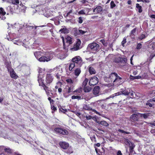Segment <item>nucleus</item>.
Masks as SVG:
<instances>
[{
    "label": "nucleus",
    "instance_id": "57",
    "mask_svg": "<svg viewBox=\"0 0 155 155\" xmlns=\"http://www.w3.org/2000/svg\"><path fill=\"white\" fill-rule=\"evenodd\" d=\"M148 124L155 126V121L152 122L148 123Z\"/></svg>",
    "mask_w": 155,
    "mask_h": 155
},
{
    "label": "nucleus",
    "instance_id": "18",
    "mask_svg": "<svg viewBox=\"0 0 155 155\" xmlns=\"http://www.w3.org/2000/svg\"><path fill=\"white\" fill-rule=\"evenodd\" d=\"M81 43V41L79 39H78L76 45L74 46V47L72 48V49L74 51L78 50L79 48V46L80 45Z\"/></svg>",
    "mask_w": 155,
    "mask_h": 155
},
{
    "label": "nucleus",
    "instance_id": "7",
    "mask_svg": "<svg viewBox=\"0 0 155 155\" xmlns=\"http://www.w3.org/2000/svg\"><path fill=\"white\" fill-rule=\"evenodd\" d=\"M99 45L95 42H93L89 44L87 48L90 49L93 52L98 51L99 48Z\"/></svg>",
    "mask_w": 155,
    "mask_h": 155
},
{
    "label": "nucleus",
    "instance_id": "47",
    "mask_svg": "<svg viewBox=\"0 0 155 155\" xmlns=\"http://www.w3.org/2000/svg\"><path fill=\"white\" fill-rule=\"evenodd\" d=\"M4 150L5 151L8 152V153H10L11 152V150L9 148H5L4 147Z\"/></svg>",
    "mask_w": 155,
    "mask_h": 155
},
{
    "label": "nucleus",
    "instance_id": "8",
    "mask_svg": "<svg viewBox=\"0 0 155 155\" xmlns=\"http://www.w3.org/2000/svg\"><path fill=\"white\" fill-rule=\"evenodd\" d=\"M72 61L79 66H81L83 63L82 60L79 56H76L73 58L72 59Z\"/></svg>",
    "mask_w": 155,
    "mask_h": 155
},
{
    "label": "nucleus",
    "instance_id": "22",
    "mask_svg": "<svg viewBox=\"0 0 155 155\" xmlns=\"http://www.w3.org/2000/svg\"><path fill=\"white\" fill-rule=\"evenodd\" d=\"M67 82L69 84H74L77 81V79L74 77L73 80L71 78H68L66 80Z\"/></svg>",
    "mask_w": 155,
    "mask_h": 155
},
{
    "label": "nucleus",
    "instance_id": "35",
    "mask_svg": "<svg viewBox=\"0 0 155 155\" xmlns=\"http://www.w3.org/2000/svg\"><path fill=\"white\" fill-rule=\"evenodd\" d=\"M84 87V91L85 92H90L91 89V88L89 86H86Z\"/></svg>",
    "mask_w": 155,
    "mask_h": 155
},
{
    "label": "nucleus",
    "instance_id": "34",
    "mask_svg": "<svg viewBox=\"0 0 155 155\" xmlns=\"http://www.w3.org/2000/svg\"><path fill=\"white\" fill-rule=\"evenodd\" d=\"M136 28H134L131 31L130 35L132 38H134V35L136 33Z\"/></svg>",
    "mask_w": 155,
    "mask_h": 155
},
{
    "label": "nucleus",
    "instance_id": "14",
    "mask_svg": "<svg viewBox=\"0 0 155 155\" xmlns=\"http://www.w3.org/2000/svg\"><path fill=\"white\" fill-rule=\"evenodd\" d=\"M147 50L150 52H152L155 50V43L150 42L148 46Z\"/></svg>",
    "mask_w": 155,
    "mask_h": 155
},
{
    "label": "nucleus",
    "instance_id": "58",
    "mask_svg": "<svg viewBox=\"0 0 155 155\" xmlns=\"http://www.w3.org/2000/svg\"><path fill=\"white\" fill-rule=\"evenodd\" d=\"M72 12V9H71L70 11H69L68 13H67L66 16H68L69 15L71 14Z\"/></svg>",
    "mask_w": 155,
    "mask_h": 155
},
{
    "label": "nucleus",
    "instance_id": "21",
    "mask_svg": "<svg viewBox=\"0 0 155 155\" xmlns=\"http://www.w3.org/2000/svg\"><path fill=\"white\" fill-rule=\"evenodd\" d=\"M73 39L70 36H66L65 39V41L66 43L69 45L72 43Z\"/></svg>",
    "mask_w": 155,
    "mask_h": 155
},
{
    "label": "nucleus",
    "instance_id": "20",
    "mask_svg": "<svg viewBox=\"0 0 155 155\" xmlns=\"http://www.w3.org/2000/svg\"><path fill=\"white\" fill-rule=\"evenodd\" d=\"M75 66V63L72 61L70 62L69 64H67L66 65V67L68 68L70 71H72Z\"/></svg>",
    "mask_w": 155,
    "mask_h": 155
},
{
    "label": "nucleus",
    "instance_id": "15",
    "mask_svg": "<svg viewBox=\"0 0 155 155\" xmlns=\"http://www.w3.org/2000/svg\"><path fill=\"white\" fill-rule=\"evenodd\" d=\"M6 14V12L2 8H0V19L2 20H4L6 19L5 15Z\"/></svg>",
    "mask_w": 155,
    "mask_h": 155
},
{
    "label": "nucleus",
    "instance_id": "49",
    "mask_svg": "<svg viewBox=\"0 0 155 155\" xmlns=\"http://www.w3.org/2000/svg\"><path fill=\"white\" fill-rule=\"evenodd\" d=\"M101 42L102 44L104 46H106L107 44L105 42V41L104 39L101 40L100 41Z\"/></svg>",
    "mask_w": 155,
    "mask_h": 155
},
{
    "label": "nucleus",
    "instance_id": "40",
    "mask_svg": "<svg viewBox=\"0 0 155 155\" xmlns=\"http://www.w3.org/2000/svg\"><path fill=\"white\" fill-rule=\"evenodd\" d=\"M71 98L72 99H81V97L79 95H73L71 97Z\"/></svg>",
    "mask_w": 155,
    "mask_h": 155
},
{
    "label": "nucleus",
    "instance_id": "32",
    "mask_svg": "<svg viewBox=\"0 0 155 155\" xmlns=\"http://www.w3.org/2000/svg\"><path fill=\"white\" fill-rule=\"evenodd\" d=\"M82 89L81 88H79L76 91H74V94H75L80 95L82 92Z\"/></svg>",
    "mask_w": 155,
    "mask_h": 155
},
{
    "label": "nucleus",
    "instance_id": "41",
    "mask_svg": "<svg viewBox=\"0 0 155 155\" xmlns=\"http://www.w3.org/2000/svg\"><path fill=\"white\" fill-rule=\"evenodd\" d=\"M142 79H147L148 78V76L147 74L146 73H144L142 75Z\"/></svg>",
    "mask_w": 155,
    "mask_h": 155
},
{
    "label": "nucleus",
    "instance_id": "64",
    "mask_svg": "<svg viewBox=\"0 0 155 155\" xmlns=\"http://www.w3.org/2000/svg\"><path fill=\"white\" fill-rule=\"evenodd\" d=\"M150 132H151V133L152 134L155 133V129H152L151 130Z\"/></svg>",
    "mask_w": 155,
    "mask_h": 155
},
{
    "label": "nucleus",
    "instance_id": "36",
    "mask_svg": "<svg viewBox=\"0 0 155 155\" xmlns=\"http://www.w3.org/2000/svg\"><path fill=\"white\" fill-rule=\"evenodd\" d=\"M59 31L61 32V33H67L68 32V30L66 28H65L61 29L59 30Z\"/></svg>",
    "mask_w": 155,
    "mask_h": 155
},
{
    "label": "nucleus",
    "instance_id": "27",
    "mask_svg": "<svg viewBox=\"0 0 155 155\" xmlns=\"http://www.w3.org/2000/svg\"><path fill=\"white\" fill-rule=\"evenodd\" d=\"M81 72V71L80 68H77L74 71V75L75 76V77H74V78L77 79V77L79 75Z\"/></svg>",
    "mask_w": 155,
    "mask_h": 155
},
{
    "label": "nucleus",
    "instance_id": "56",
    "mask_svg": "<svg viewBox=\"0 0 155 155\" xmlns=\"http://www.w3.org/2000/svg\"><path fill=\"white\" fill-rule=\"evenodd\" d=\"M135 79H138L141 78L142 79V77L140 75H138L137 76H135Z\"/></svg>",
    "mask_w": 155,
    "mask_h": 155
},
{
    "label": "nucleus",
    "instance_id": "30",
    "mask_svg": "<svg viewBox=\"0 0 155 155\" xmlns=\"http://www.w3.org/2000/svg\"><path fill=\"white\" fill-rule=\"evenodd\" d=\"M88 69L90 74H95L96 73V71L95 69L92 67L89 66Z\"/></svg>",
    "mask_w": 155,
    "mask_h": 155
},
{
    "label": "nucleus",
    "instance_id": "28",
    "mask_svg": "<svg viewBox=\"0 0 155 155\" xmlns=\"http://www.w3.org/2000/svg\"><path fill=\"white\" fill-rule=\"evenodd\" d=\"M20 25L18 23H16L14 25H12V30H14L15 28H17L16 31H18V29L20 28Z\"/></svg>",
    "mask_w": 155,
    "mask_h": 155
},
{
    "label": "nucleus",
    "instance_id": "39",
    "mask_svg": "<svg viewBox=\"0 0 155 155\" xmlns=\"http://www.w3.org/2000/svg\"><path fill=\"white\" fill-rule=\"evenodd\" d=\"M88 82V80L86 78L84 80L82 84V87H85L86 86V85L87 84V82Z\"/></svg>",
    "mask_w": 155,
    "mask_h": 155
},
{
    "label": "nucleus",
    "instance_id": "50",
    "mask_svg": "<svg viewBox=\"0 0 155 155\" xmlns=\"http://www.w3.org/2000/svg\"><path fill=\"white\" fill-rule=\"evenodd\" d=\"M142 48V45L140 43H138L137 46L136 48L137 49H140Z\"/></svg>",
    "mask_w": 155,
    "mask_h": 155
},
{
    "label": "nucleus",
    "instance_id": "42",
    "mask_svg": "<svg viewBox=\"0 0 155 155\" xmlns=\"http://www.w3.org/2000/svg\"><path fill=\"white\" fill-rule=\"evenodd\" d=\"M59 112L66 114V113L67 112V110L66 109H64L62 108H60L59 109Z\"/></svg>",
    "mask_w": 155,
    "mask_h": 155
},
{
    "label": "nucleus",
    "instance_id": "24",
    "mask_svg": "<svg viewBox=\"0 0 155 155\" xmlns=\"http://www.w3.org/2000/svg\"><path fill=\"white\" fill-rule=\"evenodd\" d=\"M102 10V8L101 6H97L94 9L93 12L95 14H97L101 12Z\"/></svg>",
    "mask_w": 155,
    "mask_h": 155
},
{
    "label": "nucleus",
    "instance_id": "53",
    "mask_svg": "<svg viewBox=\"0 0 155 155\" xmlns=\"http://www.w3.org/2000/svg\"><path fill=\"white\" fill-rule=\"evenodd\" d=\"M51 107L52 110H53L54 111H55L56 110V108L55 107H54V105H51Z\"/></svg>",
    "mask_w": 155,
    "mask_h": 155
},
{
    "label": "nucleus",
    "instance_id": "17",
    "mask_svg": "<svg viewBox=\"0 0 155 155\" xmlns=\"http://www.w3.org/2000/svg\"><path fill=\"white\" fill-rule=\"evenodd\" d=\"M8 71L10 73V76L12 78L15 79L17 78L18 76L16 75L13 69H11V70Z\"/></svg>",
    "mask_w": 155,
    "mask_h": 155
},
{
    "label": "nucleus",
    "instance_id": "37",
    "mask_svg": "<svg viewBox=\"0 0 155 155\" xmlns=\"http://www.w3.org/2000/svg\"><path fill=\"white\" fill-rule=\"evenodd\" d=\"M100 124L103 126L107 127L108 126V124L105 121H102L100 122Z\"/></svg>",
    "mask_w": 155,
    "mask_h": 155
},
{
    "label": "nucleus",
    "instance_id": "62",
    "mask_svg": "<svg viewBox=\"0 0 155 155\" xmlns=\"http://www.w3.org/2000/svg\"><path fill=\"white\" fill-rule=\"evenodd\" d=\"M130 79L134 80L135 79V76H133L131 75L130 76Z\"/></svg>",
    "mask_w": 155,
    "mask_h": 155
},
{
    "label": "nucleus",
    "instance_id": "11",
    "mask_svg": "<svg viewBox=\"0 0 155 155\" xmlns=\"http://www.w3.org/2000/svg\"><path fill=\"white\" fill-rule=\"evenodd\" d=\"M54 71H55L56 72V77L57 78L59 79L61 76V74L62 71V68L61 66H59L54 68Z\"/></svg>",
    "mask_w": 155,
    "mask_h": 155
},
{
    "label": "nucleus",
    "instance_id": "5",
    "mask_svg": "<svg viewBox=\"0 0 155 155\" xmlns=\"http://www.w3.org/2000/svg\"><path fill=\"white\" fill-rule=\"evenodd\" d=\"M26 9V7L22 3L20 5L18 6V8H16L15 10L13 9L12 8H11V6H8L7 7L6 9L9 12H14V11H15L16 12H25Z\"/></svg>",
    "mask_w": 155,
    "mask_h": 155
},
{
    "label": "nucleus",
    "instance_id": "13",
    "mask_svg": "<svg viewBox=\"0 0 155 155\" xmlns=\"http://www.w3.org/2000/svg\"><path fill=\"white\" fill-rule=\"evenodd\" d=\"M53 79V77L51 74H47L45 79L46 84L47 85L51 83L52 82Z\"/></svg>",
    "mask_w": 155,
    "mask_h": 155
},
{
    "label": "nucleus",
    "instance_id": "38",
    "mask_svg": "<svg viewBox=\"0 0 155 155\" xmlns=\"http://www.w3.org/2000/svg\"><path fill=\"white\" fill-rule=\"evenodd\" d=\"M136 7L138 9V12L139 13H141L142 12V7L139 5L138 4H136Z\"/></svg>",
    "mask_w": 155,
    "mask_h": 155
},
{
    "label": "nucleus",
    "instance_id": "61",
    "mask_svg": "<svg viewBox=\"0 0 155 155\" xmlns=\"http://www.w3.org/2000/svg\"><path fill=\"white\" fill-rule=\"evenodd\" d=\"M146 105L147 106H149V107H152V104L150 103H147L146 104Z\"/></svg>",
    "mask_w": 155,
    "mask_h": 155
},
{
    "label": "nucleus",
    "instance_id": "33",
    "mask_svg": "<svg viewBox=\"0 0 155 155\" xmlns=\"http://www.w3.org/2000/svg\"><path fill=\"white\" fill-rule=\"evenodd\" d=\"M34 54L35 58L38 61V59L40 58L41 52L40 51H37L34 52Z\"/></svg>",
    "mask_w": 155,
    "mask_h": 155
},
{
    "label": "nucleus",
    "instance_id": "26",
    "mask_svg": "<svg viewBox=\"0 0 155 155\" xmlns=\"http://www.w3.org/2000/svg\"><path fill=\"white\" fill-rule=\"evenodd\" d=\"M99 89L100 88L98 86L95 87L93 90V94L96 96L99 93Z\"/></svg>",
    "mask_w": 155,
    "mask_h": 155
},
{
    "label": "nucleus",
    "instance_id": "59",
    "mask_svg": "<svg viewBox=\"0 0 155 155\" xmlns=\"http://www.w3.org/2000/svg\"><path fill=\"white\" fill-rule=\"evenodd\" d=\"M135 95V94L134 93H133V92L131 93L130 94V96H131L130 97H131V98L134 97H134Z\"/></svg>",
    "mask_w": 155,
    "mask_h": 155
},
{
    "label": "nucleus",
    "instance_id": "52",
    "mask_svg": "<svg viewBox=\"0 0 155 155\" xmlns=\"http://www.w3.org/2000/svg\"><path fill=\"white\" fill-rule=\"evenodd\" d=\"M78 23L80 24H81L82 23L83 20L82 19V18L81 17H79L78 18Z\"/></svg>",
    "mask_w": 155,
    "mask_h": 155
},
{
    "label": "nucleus",
    "instance_id": "43",
    "mask_svg": "<svg viewBox=\"0 0 155 155\" xmlns=\"http://www.w3.org/2000/svg\"><path fill=\"white\" fill-rule=\"evenodd\" d=\"M78 14L79 15H87V14H86L85 10H83L79 11L78 12Z\"/></svg>",
    "mask_w": 155,
    "mask_h": 155
},
{
    "label": "nucleus",
    "instance_id": "46",
    "mask_svg": "<svg viewBox=\"0 0 155 155\" xmlns=\"http://www.w3.org/2000/svg\"><path fill=\"white\" fill-rule=\"evenodd\" d=\"M66 152L68 153H73L72 150L71 149V148L69 147V150H67Z\"/></svg>",
    "mask_w": 155,
    "mask_h": 155
},
{
    "label": "nucleus",
    "instance_id": "44",
    "mask_svg": "<svg viewBox=\"0 0 155 155\" xmlns=\"http://www.w3.org/2000/svg\"><path fill=\"white\" fill-rule=\"evenodd\" d=\"M118 130V131L119 132H121L122 133H124V134H130V132H127V131H124V130H122L119 129Z\"/></svg>",
    "mask_w": 155,
    "mask_h": 155
},
{
    "label": "nucleus",
    "instance_id": "19",
    "mask_svg": "<svg viewBox=\"0 0 155 155\" xmlns=\"http://www.w3.org/2000/svg\"><path fill=\"white\" fill-rule=\"evenodd\" d=\"M59 144L61 147L64 149H65L69 147L68 143L66 142H60L59 143Z\"/></svg>",
    "mask_w": 155,
    "mask_h": 155
},
{
    "label": "nucleus",
    "instance_id": "23",
    "mask_svg": "<svg viewBox=\"0 0 155 155\" xmlns=\"http://www.w3.org/2000/svg\"><path fill=\"white\" fill-rule=\"evenodd\" d=\"M139 114H133L130 117V119L134 121H137L138 120V117L139 116Z\"/></svg>",
    "mask_w": 155,
    "mask_h": 155
},
{
    "label": "nucleus",
    "instance_id": "3",
    "mask_svg": "<svg viewBox=\"0 0 155 155\" xmlns=\"http://www.w3.org/2000/svg\"><path fill=\"white\" fill-rule=\"evenodd\" d=\"M53 55L52 52H47L44 56L41 57L38 59V61L41 62H48L52 59Z\"/></svg>",
    "mask_w": 155,
    "mask_h": 155
},
{
    "label": "nucleus",
    "instance_id": "12",
    "mask_svg": "<svg viewBox=\"0 0 155 155\" xmlns=\"http://www.w3.org/2000/svg\"><path fill=\"white\" fill-rule=\"evenodd\" d=\"M98 82V78L96 76H94L90 79L89 84L90 86H94L97 84Z\"/></svg>",
    "mask_w": 155,
    "mask_h": 155
},
{
    "label": "nucleus",
    "instance_id": "51",
    "mask_svg": "<svg viewBox=\"0 0 155 155\" xmlns=\"http://www.w3.org/2000/svg\"><path fill=\"white\" fill-rule=\"evenodd\" d=\"M84 108L87 110H90L91 109V108L90 107L86 105L84 106Z\"/></svg>",
    "mask_w": 155,
    "mask_h": 155
},
{
    "label": "nucleus",
    "instance_id": "1",
    "mask_svg": "<svg viewBox=\"0 0 155 155\" xmlns=\"http://www.w3.org/2000/svg\"><path fill=\"white\" fill-rule=\"evenodd\" d=\"M104 80L107 82H113L115 86L119 85L122 83V78L119 76L116 73H111L108 77H105Z\"/></svg>",
    "mask_w": 155,
    "mask_h": 155
},
{
    "label": "nucleus",
    "instance_id": "63",
    "mask_svg": "<svg viewBox=\"0 0 155 155\" xmlns=\"http://www.w3.org/2000/svg\"><path fill=\"white\" fill-rule=\"evenodd\" d=\"M92 117L91 116H87L86 117V118L87 119H91L92 118Z\"/></svg>",
    "mask_w": 155,
    "mask_h": 155
},
{
    "label": "nucleus",
    "instance_id": "25",
    "mask_svg": "<svg viewBox=\"0 0 155 155\" xmlns=\"http://www.w3.org/2000/svg\"><path fill=\"white\" fill-rule=\"evenodd\" d=\"M140 117H143L144 119H146L151 115V113H147L144 114H139Z\"/></svg>",
    "mask_w": 155,
    "mask_h": 155
},
{
    "label": "nucleus",
    "instance_id": "31",
    "mask_svg": "<svg viewBox=\"0 0 155 155\" xmlns=\"http://www.w3.org/2000/svg\"><path fill=\"white\" fill-rule=\"evenodd\" d=\"M5 64L8 69V71L11 70V69H12L11 67V62L6 61L5 62Z\"/></svg>",
    "mask_w": 155,
    "mask_h": 155
},
{
    "label": "nucleus",
    "instance_id": "16",
    "mask_svg": "<svg viewBox=\"0 0 155 155\" xmlns=\"http://www.w3.org/2000/svg\"><path fill=\"white\" fill-rule=\"evenodd\" d=\"M12 3L14 5V10L16 8H18V6L22 3L19 0H11Z\"/></svg>",
    "mask_w": 155,
    "mask_h": 155
},
{
    "label": "nucleus",
    "instance_id": "60",
    "mask_svg": "<svg viewBox=\"0 0 155 155\" xmlns=\"http://www.w3.org/2000/svg\"><path fill=\"white\" fill-rule=\"evenodd\" d=\"M117 155H122V154L120 150H118L117 153Z\"/></svg>",
    "mask_w": 155,
    "mask_h": 155
},
{
    "label": "nucleus",
    "instance_id": "55",
    "mask_svg": "<svg viewBox=\"0 0 155 155\" xmlns=\"http://www.w3.org/2000/svg\"><path fill=\"white\" fill-rule=\"evenodd\" d=\"M86 32V31H83L82 30H81V29H80L79 30V32L80 33H81V34H84Z\"/></svg>",
    "mask_w": 155,
    "mask_h": 155
},
{
    "label": "nucleus",
    "instance_id": "54",
    "mask_svg": "<svg viewBox=\"0 0 155 155\" xmlns=\"http://www.w3.org/2000/svg\"><path fill=\"white\" fill-rule=\"evenodd\" d=\"M4 150V147L3 146H0V153H2V152Z\"/></svg>",
    "mask_w": 155,
    "mask_h": 155
},
{
    "label": "nucleus",
    "instance_id": "6",
    "mask_svg": "<svg viewBox=\"0 0 155 155\" xmlns=\"http://www.w3.org/2000/svg\"><path fill=\"white\" fill-rule=\"evenodd\" d=\"M131 90L129 88L125 89H122L120 92H117L114 94L113 95L110 96V98H113L114 97L123 94L124 95H127L131 92Z\"/></svg>",
    "mask_w": 155,
    "mask_h": 155
},
{
    "label": "nucleus",
    "instance_id": "10",
    "mask_svg": "<svg viewBox=\"0 0 155 155\" xmlns=\"http://www.w3.org/2000/svg\"><path fill=\"white\" fill-rule=\"evenodd\" d=\"M54 130L56 132L63 135H67L68 133L66 129L62 127L56 128Z\"/></svg>",
    "mask_w": 155,
    "mask_h": 155
},
{
    "label": "nucleus",
    "instance_id": "45",
    "mask_svg": "<svg viewBox=\"0 0 155 155\" xmlns=\"http://www.w3.org/2000/svg\"><path fill=\"white\" fill-rule=\"evenodd\" d=\"M110 7L111 8H113L116 5L114 3V2L113 1H111L110 3Z\"/></svg>",
    "mask_w": 155,
    "mask_h": 155
},
{
    "label": "nucleus",
    "instance_id": "2",
    "mask_svg": "<svg viewBox=\"0 0 155 155\" xmlns=\"http://www.w3.org/2000/svg\"><path fill=\"white\" fill-rule=\"evenodd\" d=\"M17 37L16 36L15 34L14 33L9 32L8 35L6 36L7 39L9 41H13V42L14 44L18 45H20L21 41L19 39H17L16 38Z\"/></svg>",
    "mask_w": 155,
    "mask_h": 155
},
{
    "label": "nucleus",
    "instance_id": "48",
    "mask_svg": "<svg viewBox=\"0 0 155 155\" xmlns=\"http://www.w3.org/2000/svg\"><path fill=\"white\" fill-rule=\"evenodd\" d=\"M126 38H124L123 41L122 42V45L123 47L124 46V45L126 42Z\"/></svg>",
    "mask_w": 155,
    "mask_h": 155
},
{
    "label": "nucleus",
    "instance_id": "29",
    "mask_svg": "<svg viewBox=\"0 0 155 155\" xmlns=\"http://www.w3.org/2000/svg\"><path fill=\"white\" fill-rule=\"evenodd\" d=\"M147 36V34L146 33L144 32L143 33L141 34L138 38V39L140 40H142L144 39Z\"/></svg>",
    "mask_w": 155,
    "mask_h": 155
},
{
    "label": "nucleus",
    "instance_id": "9",
    "mask_svg": "<svg viewBox=\"0 0 155 155\" xmlns=\"http://www.w3.org/2000/svg\"><path fill=\"white\" fill-rule=\"evenodd\" d=\"M73 88L67 86L65 87L64 90V96L65 97H68L69 95V93L73 91Z\"/></svg>",
    "mask_w": 155,
    "mask_h": 155
},
{
    "label": "nucleus",
    "instance_id": "4",
    "mask_svg": "<svg viewBox=\"0 0 155 155\" xmlns=\"http://www.w3.org/2000/svg\"><path fill=\"white\" fill-rule=\"evenodd\" d=\"M39 75L38 76V81L39 83L40 86H41L44 89L45 91L47 94L48 96L49 94V88L45 85L43 82V81L42 79V74H40V69L39 70Z\"/></svg>",
    "mask_w": 155,
    "mask_h": 155
}]
</instances>
